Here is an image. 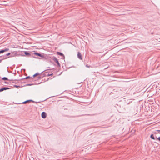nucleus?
<instances>
[{
    "mask_svg": "<svg viewBox=\"0 0 160 160\" xmlns=\"http://www.w3.org/2000/svg\"><path fill=\"white\" fill-rule=\"evenodd\" d=\"M77 56L78 58H79L80 60H82V58L81 53H80L79 52H78Z\"/></svg>",
    "mask_w": 160,
    "mask_h": 160,
    "instance_id": "obj_7",
    "label": "nucleus"
},
{
    "mask_svg": "<svg viewBox=\"0 0 160 160\" xmlns=\"http://www.w3.org/2000/svg\"><path fill=\"white\" fill-rule=\"evenodd\" d=\"M13 86L14 87L16 88H19L20 87H23L22 86H18L17 85H13Z\"/></svg>",
    "mask_w": 160,
    "mask_h": 160,
    "instance_id": "obj_17",
    "label": "nucleus"
},
{
    "mask_svg": "<svg viewBox=\"0 0 160 160\" xmlns=\"http://www.w3.org/2000/svg\"><path fill=\"white\" fill-rule=\"evenodd\" d=\"M57 54L58 55H59L60 56L63 57V58H65L64 55L62 53L60 52H57Z\"/></svg>",
    "mask_w": 160,
    "mask_h": 160,
    "instance_id": "obj_9",
    "label": "nucleus"
},
{
    "mask_svg": "<svg viewBox=\"0 0 160 160\" xmlns=\"http://www.w3.org/2000/svg\"><path fill=\"white\" fill-rule=\"evenodd\" d=\"M40 74L38 72H37V73H36L35 74L32 76V77H31V79L32 80V79H33L35 77H36V76H37L38 75H39Z\"/></svg>",
    "mask_w": 160,
    "mask_h": 160,
    "instance_id": "obj_10",
    "label": "nucleus"
},
{
    "mask_svg": "<svg viewBox=\"0 0 160 160\" xmlns=\"http://www.w3.org/2000/svg\"><path fill=\"white\" fill-rule=\"evenodd\" d=\"M14 74H16V73H14Z\"/></svg>",
    "mask_w": 160,
    "mask_h": 160,
    "instance_id": "obj_29",
    "label": "nucleus"
},
{
    "mask_svg": "<svg viewBox=\"0 0 160 160\" xmlns=\"http://www.w3.org/2000/svg\"><path fill=\"white\" fill-rule=\"evenodd\" d=\"M159 141H160V136H158V138H156Z\"/></svg>",
    "mask_w": 160,
    "mask_h": 160,
    "instance_id": "obj_20",
    "label": "nucleus"
},
{
    "mask_svg": "<svg viewBox=\"0 0 160 160\" xmlns=\"http://www.w3.org/2000/svg\"><path fill=\"white\" fill-rule=\"evenodd\" d=\"M6 59L9 57H14V55L13 54H11L10 52H8V53L4 55Z\"/></svg>",
    "mask_w": 160,
    "mask_h": 160,
    "instance_id": "obj_1",
    "label": "nucleus"
},
{
    "mask_svg": "<svg viewBox=\"0 0 160 160\" xmlns=\"http://www.w3.org/2000/svg\"><path fill=\"white\" fill-rule=\"evenodd\" d=\"M89 115V114H88V115Z\"/></svg>",
    "mask_w": 160,
    "mask_h": 160,
    "instance_id": "obj_31",
    "label": "nucleus"
},
{
    "mask_svg": "<svg viewBox=\"0 0 160 160\" xmlns=\"http://www.w3.org/2000/svg\"><path fill=\"white\" fill-rule=\"evenodd\" d=\"M4 83L6 84H8L9 83L8 82H6V81H5L4 82Z\"/></svg>",
    "mask_w": 160,
    "mask_h": 160,
    "instance_id": "obj_23",
    "label": "nucleus"
},
{
    "mask_svg": "<svg viewBox=\"0 0 160 160\" xmlns=\"http://www.w3.org/2000/svg\"><path fill=\"white\" fill-rule=\"evenodd\" d=\"M29 78H31V77H30L29 76H27L24 78H23L21 79L20 80H23L24 79H29Z\"/></svg>",
    "mask_w": 160,
    "mask_h": 160,
    "instance_id": "obj_16",
    "label": "nucleus"
},
{
    "mask_svg": "<svg viewBox=\"0 0 160 160\" xmlns=\"http://www.w3.org/2000/svg\"><path fill=\"white\" fill-rule=\"evenodd\" d=\"M150 138L153 139V140H155V135L154 134H152L150 136Z\"/></svg>",
    "mask_w": 160,
    "mask_h": 160,
    "instance_id": "obj_14",
    "label": "nucleus"
},
{
    "mask_svg": "<svg viewBox=\"0 0 160 160\" xmlns=\"http://www.w3.org/2000/svg\"><path fill=\"white\" fill-rule=\"evenodd\" d=\"M2 80H8V81H13V80L12 79L9 80L8 79V78L7 77H3L2 78Z\"/></svg>",
    "mask_w": 160,
    "mask_h": 160,
    "instance_id": "obj_12",
    "label": "nucleus"
},
{
    "mask_svg": "<svg viewBox=\"0 0 160 160\" xmlns=\"http://www.w3.org/2000/svg\"><path fill=\"white\" fill-rule=\"evenodd\" d=\"M132 102V101H130L128 103V104H129L131 102Z\"/></svg>",
    "mask_w": 160,
    "mask_h": 160,
    "instance_id": "obj_25",
    "label": "nucleus"
},
{
    "mask_svg": "<svg viewBox=\"0 0 160 160\" xmlns=\"http://www.w3.org/2000/svg\"><path fill=\"white\" fill-rule=\"evenodd\" d=\"M153 133L154 135H157V134H158V133H160V132H158L157 130L155 132H154Z\"/></svg>",
    "mask_w": 160,
    "mask_h": 160,
    "instance_id": "obj_18",
    "label": "nucleus"
},
{
    "mask_svg": "<svg viewBox=\"0 0 160 160\" xmlns=\"http://www.w3.org/2000/svg\"><path fill=\"white\" fill-rule=\"evenodd\" d=\"M2 62V60H1V59H0V63L1 62Z\"/></svg>",
    "mask_w": 160,
    "mask_h": 160,
    "instance_id": "obj_28",
    "label": "nucleus"
},
{
    "mask_svg": "<svg viewBox=\"0 0 160 160\" xmlns=\"http://www.w3.org/2000/svg\"><path fill=\"white\" fill-rule=\"evenodd\" d=\"M12 83H17V82H12Z\"/></svg>",
    "mask_w": 160,
    "mask_h": 160,
    "instance_id": "obj_27",
    "label": "nucleus"
},
{
    "mask_svg": "<svg viewBox=\"0 0 160 160\" xmlns=\"http://www.w3.org/2000/svg\"><path fill=\"white\" fill-rule=\"evenodd\" d=\"M159 136L157 135H155V140H157L158 139H157L156 138H158Z\"/></svg>",
    "mask_w": 160,
    "mask_h": 160,
    "instance_id": "obj_19",
    "label": "nucleus"
},
{
    "mask_svg": "<svg viewBox=\"0 0 160 160\" xmlns=\"http://www.w3.org/2000/svg\"><path fill=\"white\" fill-rule=\"evenodd\" d=\"M157 131L158 132H160V130H157Z\"/></svg>",
    "mask_w": 160,
    "mask_h": 160,
    "instance_id": "obj_26",
    "label": "nucleus"
},
{
    "mask_svg": "<svg viewBox=\"0 0 160 160\" xmlns=\"http://www.w3.org/2000/svg\"><path fill=\"white\" fill-rule=\"evenodd\" d=\"M45 75H46V76H51V75H52L53 74L52 73H51L50 74H49L48 72H45Z\"/></svg>",
    "mask_w": 160,
    "mask_h": 160,
    "instance_id": "obj_13",
    "label": "nucleus"
},
{
    "mask_svg": "<svg viewBox=\"0 0 160 160\" xmlns=\"http://www.w3.org/2000/svg\"><path fill=\"white\" fill-rule=\"evenodd\" d=\"M52 60L56 62V63L57 64V65H58V66H59V67L60 66V64L59 63V62H58V59L56 57H53V58H52Z\"/></svg>",
    "mask_w": 160,
    "mask_h": 160,
    "instance_id": "obj_2",
    "label": "nucleus"
},
{
    "mask_svg": "<svg viewBox=\"0 0 160 160\" xmlns=\"http://www.w3.org/2000/svg\"><path fill=\"white\" fill-rule=\"evenodd\" d=\"M42 117L43 118H45L47 116V114L45 112H42L41 114Z\"/></svg>",
    "mask_w": 160,
    "mask_h": 160,
    "instance_id": "obj_5",
    "label": "nucleus"
},
{
    "mask_svg": "<svg viewBox=\"0 0 160 160\" xmlns=\"http://www.w3.org/2000/svg\"><path fill=\"white\" fill-rule=\"evenodd\" d=\"M95 115V114H93V115H92H92Z\"/></svg>",
    "mask_w": 160,
    "mask_h": 160,
    "instance_id": "obj_30",
    "label": "nucleus"
},
{
    "mask_svg": "<svg viewBox=\"0 0 160 160\" xmlns=\"http://www.w3.org/2000/svg\"><path fill=\"white\" fill-rule=\"evenodd\" d=\"M10 89V88L8 87H4L0 89V92H2L4 90H6L9 89Z\"/></svg>",
    "mask_w": 160,
    "mask_h": 160,
    "instance_id": "obj_6",
    "label": "nucleus"
},
{
    "mask_svg": "<svg viewBox=\"0 0 160 160\" xmlns=\"http://www.w3.org/2000/svg\"><path fill=\"white\" fill-rule=\"evenodd\" d=\"M24 54L25 55L28 56H30V54L27 51H25Z\"/></svg>",
    "mask_w": 160,
    "mask_h": 160,
    "instance_id": "obj_15",
    "label": "nucleus"
},
{
    "mask_svg": "<svg viewBox=\"0 0 160 160\" xmlns=\"http://www.w3.org/2000/svg\"><path fill=\"white\" fill-rule=\"evenodd\" d=\"M9 50L8 48H5L4 49L0 50V54L3 53L8 51Z\"/></svg>",
    "mask_w": 160,
    "mask_h": 160,
    "instance_id": "obj_3",
    "label": "nucleus"
},
{
    "mask_svg": "<svg viewBox=\"0 0 160 160\" xmlns=\"http://www.w3.org/2000/svg\"><path fill=\"white\" fill-rule=\"evenodd\" d=\"M41 79V77L40 76H38V79Z\"/></svg>",
    "mask_w": 160,
    "mask_h": 160,
    "instance_id": "obj_24",
    "label": "nucleus"
},
{
    "mask_svg": "<svg viewBox=\"0 0 160 160\" xmlns=\"http://www.w3.org/2000/svg\"><path fill=\"white\" fill-rule=\"evenodd\" d=\"M86 67H87V68H90V65H88V64H87L86 65Z\"/></svg>",
    "mask_w": 160,
    "mask_h": 160,
    "instance_id": "obj_21",
    "label": "nucleus"
},
{
    "mask_svg": "<svg viewBox=\"0 0 160 160\" xmlns=\"http://www.w3.org/2000/svg\"><path fill=\"white\" fill-rule=\"evenodd\" d=\"M0 57H1L0 58H1L0 59L2 60V61L3 60L7 59L4 55L0 56Z\"/></svg>",
    "mask_w": 160,
    "mask_h": 160,
    "instance_id": "obj_11",
    "label": "nucleus"
},
{
    "mask_svg": "<svg viewBox=\"0 0 160 160\" xmlns=\"http://www.w3.org/2000/svg\"><path fill=\"white\" fill-rule=\"evenodd\" d=\"M34 54L35 55L37 56L40 57H44V56L43 55H42V54H41L40 53H38L37 52H35L34 53Z\"/></svg>",
    "mask_w": 160,
    "mask_h": 160,
    "instance_id": "obj_8",
    "label": "nucleus"
},
{
    "mask_svg": "<svg viewBox=\"0 0 160 160\" xmlns=\"http://www.w3.org/2000/svg\"><path fill=\"white\" fill-rule=\"evenodd\" d=\"M32 84H27V85H26V86H31L32 85Z\"/></svg>",
    "mask_w": 160,
    "mask_h": 160,
    "instance_id": "obj_22",
    "label": "nucleus"
},
{
    "mask_svg": "<svg viewBox=\"0 0 160 160\" xmlns=\"http://www.w3.org/2000/svg\"><path fill=\"white\" fill-rule=\"evenodd\" d=\"M32 102L34 103V102H36V103H37V102L34 101L32 100H26V101H25L21 103H20L19 104H26L27 103L29 102Z\"/></svg>",
    "mask_w": 160,
    "mask_h": 160,
    "instance_id": "obj_4",
    "label": "nucleus"
}]
</instances>
